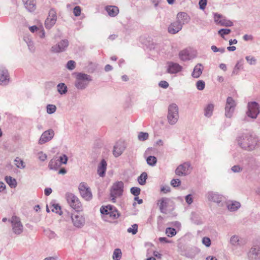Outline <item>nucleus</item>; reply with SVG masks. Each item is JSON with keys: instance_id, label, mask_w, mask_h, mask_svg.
<instances>
[{"instance_id": "obj_60", "label": "nucleus", "mask_w": 260, "mask_h": 260, "mask_svg": "<svg viewBox=\"0 0 260 260\" xmlns=\"http://www.w3.org/2000/svg\"><path fill=\"white\" fill-rule=\"evenodd\" d=\"M211 49L214 52H218L220 50V49L217 48V47L214 45L211 46Z\"/></svg>"}, {"instance_id": "obj_22", "label": "nucleus", "mask_w": 260, "mask_h": 260, "mask_svg": "<svg viewBox=\"0 0 260 260\" xmlns=\"http://www.w3.org/2000/svg\"><path fill=\"white\" fill-rule=\"evenodd\" d=\"M9 81L8 71L5 70H0V83L5 84Z\"/></svg>"}, {"instance_id": "obj_1", "label": "nucleus", "mask_w": 260, "mask_h": 260, "mask_svg": "<svg viewBox=\"0 0 260 260\" xmlns=\"http://www.w3.org/2000/svg\"><path fill=\"white\" fill-rule=\"evenodd\" d=\"M238 144L243 149L250 150L254 148L256 145V139L251 135L244 134L238 140Z\"/></svg>"}, {"instance_id": "obj_54", "label": "nucleus", "mask_w": 260, "mask_h": 260, "mask_svg": "<svg viewBox=\"0 0 260 260\" xmlns=\"http://www.w3.org/2000/svg\"><path fill=\"white\" fill-rule=\"evenodd\" d=\"M159 85L164 88H166L169 86V84L165 81H161L159 82Z\"/></svg>"}, {"instance_id": "obj_46", "label": "nucleus", "mask_w": 260, "mask_h": 260, "mask_svg": "<svg viewBox=\"0 0 260 260\" xmlns=\"http://www.w3.org/2000/svg\"><path fill=\"white\" fill-rule=\"evenodd\" d=\"M67 68L69 70H72L75 68V62L73 60H70L68 62L67 64Z\"/></svg>"}, {"instance_id": "obj_28", "label": "nucleus", "mask_w": 260, "mask_h": 260, "mask_svg": "<svg viewBox=\"0 0 260 260\" xmlns=\"http://www.w3.org/2000/svg\"><path fill=\"white\" fill-rule=\"evenodd\" d=\"M180 58L182 60H186L190 59V54L187 50H183L179 53Z\"/></svg>"}, {"instance_id": "obj_53", "label": "nucleus", "mask_w": 260, "mask_h": 260, "mask_svg": "<svg viewBox=\"0 0 260 260\" xmlns=\"http://www.w3.org/2000/svg\"><path fill=\"white\" fill-rule=\"evenodd\" d=\"M38 155L39 158L42 161H44L47 158V155L43 152L39 153Z\"/></svg>"}, {"instance_id": "obj_47", "label": "nucleus", "mask_w": 260, "mask_h": 260, "mask_svg": "<svg viewBox=\"0 0 260 260\" xmlns=\"http://www.w3.org/2000/svg\"><path fill=\"white\" fill-rule=\"evenodd\" d=\"M202 243L207 247H209L211 245V240L208 237H204L202 239Z\"/></svg>"}, {"instance_id": "obj_21", "label": "nucleus", "mask_w": 260, "mask_h": 260, "mask_svg": "<svg viewBox=\"0 0 260 260\" xmlns=\"http://www.w3.org/2000/svg\"><path fill=\"white\" fill-rule=\"evenodd\" d=\"M108 14L111 17L116 16L119 13L118 7L113 6H109L106 8Z\"/></svg>"}, {"instance_id": "obj_40", "label": "nucleus", "mask_w": 260, "mask_h": 260, "mask_svg": "<svg viewBox=\"0 0 260 260\" xmlns=\"http://www.w3.org/2000/svg\"><path fill=\"white\" fill-rule=\"evenodd\" d=\"M56 107L53 105H48L47 107V112L49 114H52L56 111Z\"/></svg>"}, {"instance_id": "obj_61", "label": "nucleus", "mask_w": 260, "mask_h": 260, "mask_svg": "<svg viewBox=\"0 0 260 260\" xmlns=\"http://www.w3.org/2000/svg\"><path fill=\"white\" fill-rule=\"evenodd\" d=\"M219 67H220V68L221 70H223V71H224L226 70V65H225V64H224V63H221V64H220V66H219Z\"/></svg>"}, {"instance_id": "obj_16", "label": "nucleus", "mask_w": 260, "mask_h": 260, "mask_svg": "<svg viewBox=\"0 0 260 260\" xmlns=\"http://www.w3.org/2000/svg\"><path fill=\"white\" fill-rule=\"evenodd\" d=\"M72 219L74 225L78 228L81 227L85 223L84 218L81 215L73 214Z\"/></svg>"}, {"instance_id": "obj_3", "label": "nucleus", "mask_w": 260, "mask_h": 260, "mask_svg": "<svg viewBox=\"0 0 260 260\" xmlns=\"http://www.w3.org/2000/svg\"><path fill=\"white\" fill-rule=\"evenodd\" d=\"M100 211L101 213L105 215L107 218H109L111 220L116 219L119 216V214L117 210L111 205L102 207Z\"/></svg>"}, {"instance_id": "obj_39", "label": "nucleus", "mask_w": 260, "mask_h": 260, "mask_svg": "<svg viewBox=\"0 0 260 260\" xmlns=\"http://www.w3.org/2000/svg\"><path fill=\"white\" fill-rule=\"evenodd\" d=\"M138 226L137 224L132 225V227L127 229V232L132 233L133 235L136 234L138 232Z\"/></svg>"}, {"instance_id": "obj_37", "label": "nucleus", "mask_w": 260, "mask_h": 260, "mask_svg": "<svg viewBox=\"0 0 260 260\" xmlns=\"http://www.w3.org/2000/svg\"><path fill=\"white\" fill-rule=\"evenodd\" d=\"M157 161V159L155 156H150L147 158V162L150 166H154Z\"/></svg>"}, {"instance_id": "obj_26", "label": "nucleus", "mask_w": 260, "mask_h": 260, "mask_svg": "<svg viewBox=\"0 0 260 260\" xmlns=\"http://www.w3.org/2000/svg\"><path fill=\"white\" fill-rule=\"evenodd\" d=\"M25 7L30 12L36 9V3L34 0H27L25 2Z\"/></svg>"}, {"instance_id": "obj_12", "label": "nucleus", "mask_w": 260, "mask_h": 260, "mask_svg": "<svg viewBox=\"0 0 260 260\" xmlns=\"http://www.w3.org/2000/svg\"><path fill=\"white\" fill-rule=\"evenodd\" d=\"M236 106L235 101L231 98L228 97L226 99V103L225 107V115L226 117H231L234 108Z\"/></svg>"}, {"instance_id": "obj_50", "label": "nucleus", "mask_w": 260, "mask_h": 260, "mask_svg": "<svg viewBox=\"0 0 260 260\" xmlns=\"http://www.w3.org/2000/svg\"><path fill=\"white\" fill-rule=\"evenodd\" d=\"M222 17L219 14H215L214 16L215 21L218 24H220Z\"/></svg>"}, {"instance_id": "obj_19", "label": "nucleus", "mask_w": 260, "mask_h": 260, "mask_svg": "<svg viewBox=\"0 0 260 260\" xmlns=\"http://www.w3.org/2000/svg\"><path fill=\"white\" fill-rule=\"evenodd\" d=\"M230 242L233 245L242 246L244 245L246 243V241L245 239H239L238 236H233L231 238Z\"/></svg>"}, {"instance_id": "obj_62", "label": "nucleus", "mask_w": 260, "mask_h": 260, "mask_svg": "<svg viewBox=\"0 0 260 260\" xmlns=\"http://www.w3.org/2000/svg\"><path fill=\"white\" fill-rule=\"evenodd\" d=\"M112 69V67L109 64L106 65L105 67V68L106 71H109L111 70Z\"/></svg>"}, {"instance_id": "obj_20", "label": "nucleus", "mask_w": 260, "mask_h": 260, "mask_svg": "<svg viewBox=\"0 0 260 260\" xmlns=\"http://www.w3.org/2000/svg\"><path fill=\"white\" fill-rule=\"evenodd\" d=\"M189 17L188 15L184 12H180L177 15V21L179 23L184 24L189 21Z\"/></svg>"}, {"instance_id": "obj_38", "label": "nucleus", "mask_w": 260, "mask_h": 260, "mask_svg": "<svg viewBox=\"0 0 260 260\" xmlns=\"http://www.w3.org/2000/svg\"><path fill=\"white\" fill-rule=\"evenodd\" d=\"M15 164L19 168H24L25 167L24 162L20 158L17 157L15 159Z\"/></svg>"}, {"instance_id": "obj_23", "label": "nucleus", "mask_w": 260, "mask_h": 260, "mask_svg": "<svg viewBox=\"0 0 260 260\" xmlns=\"http://www.w3.org/2000/svg\"><path fill=\"white\" fill-rule=\"evenodd\" d=\"M203 67L201 64H198L196 66L192 73V76L194 78L199 77L202 73Z\"/></svg>"}, {"instance_id": "obj_51", "label": "nucleus", "mask_w": 260, "mask_h": 260, "mask_svg": "<svg viewBox=\"0 0 260 260\" xmlns=\"http://www.w3.org/2000/svg\"><path fill=\"white\" fill-rule=\"evenodd\" d=\"M68 161V157L66 155H63L62 156H60L59 162H60V165L61 164H66Z\"/></svg>"}, {"instance_id": "obj_31", "label": "nucleus", "mask_w": 260, "mask_h": 260, "mask_svg": "<svg viewBox=\"0 0 260 260\" xmlns=\"http://www.w3.org/2000/svg\"><path fill=\"white\" fill-rule=\"evenodd\" d=\"M5 180L7 183L11 187H15L17 183L15 179L12 178L10 176H6L5 178Z\"/></svg>"}, {"instance_id": "obj_33", "label": "nucleus", "mask_w": 260, "mask_h": 260, "mask_svg": "<svg viewBox=\"0 0 260 260\" xmlns=\"http://www.w3.org/2000/svg\"><path fill=\"white\" fill-rule=\"evenodd\" d=\"M57 90L60 94H63L67 91V87L64 83H60L57 85Z\"/></svg>"}, {"instance_id": "obj_29", "label": "nucleus", "mask_w": 260, "mask_h": 260, "mask_svg": "<svg viewBox=\"0 0 260 260\" xmlns=\"http://www.w3.org/2000/svg\"><path fill=\"white\" fill-rule=\"evenodd\" d=\"M60 166V162L55 159H52L49 163V167L50 169H57Z\"/></svg>"}, {"instance_id": "obj_43", "label": "nucleus", "mask_w": 260, "mask_h": 260, "mask_svg": "<svg viewBox=\"0 0 260 260\" xmlns=\"http://www.w3.org/2000/svg\"><path fill=\"white\" fill-rule=\"evenodd\" d=\"M81 13V8L80 6H76L73 9V14L76 16H80Z\"/></svg>"}, {"instance_id": "obj_14", "label": "nucleus", "mask_w": 260, "mask_h": 260, "mask_svg": "<svg viewBox=\"0 0 260 260\" xmlns=\"http://www.w3.org/2000/svg\"><path fill=\"white\" fill-rule=\"evenodd\" d=\"M54 135L53 130L49 129L44 132L41 135L39 143L40 144H43L52 139Z\"/></svg>"}, {"instance_id": "obj_58", "label": "nucleus", "mask_w": 260, "mask_h": 260, "mask_svg": "<svg viewBox=\"0 0 260 260\" xmlns=\"http://www.w3.org/2000/svg\"><path fill=\"white\" fill-rule=\"evenodd\" d=\"M52 192V189L50 188H47L45 189V194L46 196L50 195Z\"/></svg>"}, {"instance_id": "obj_55", "label": "nucleus", "mask_w": 260, "mask_h": 260, "mask_svg": "<svg viewBox=\"0 0 260 260\" xmlns=\"http://www.w3.org/2000/svg\"><path fill=\"white\" fill-rule=\"evenodd\" d=\"M241 168L239 166H234L232 168V170L234 172H239L241 171Z\"/></svg>"}, {"instance_id": "obj_44", "label": "nucleus", "mask_w": 260, "mask_h": 260, "mask_svg": "<svg viewBox=\"0 0 260 260\" xmlns=\"http://www.w3.org/2000/svg\"><path fill=\"white\" fill-rule=\"evenodd\" d=\"M140 191V188L137 187H133L131 189V192L135 196L139 195Z\"/></svg>"}, {"instance_id": "obj_49", "label": "nucleus", "mask_w": 260, "mask_h": 260, "mask_svg": "<svg viewBox=\"0 0 260 260\" xmlns=\"http://www.w3.org/2000/svg\"><path fill=\"white\" fill-rule=\"evenodd\" d=\"M45 234L49 237V238H54L56 235L52 231H51L50 230H46L45 231Z\"/></svg>"}, {"instance_id": "obj_45", "label": "nucleus", "mask_w": 260, "mask_h": 260, "mask_svg": "<svg viewBox=\"0 0 260 260\" xmlns=\"http://www.w3.org/2000/svg\"><path fill=\"white\" fill-rule=\"evenodd\" d=\"M231 32V29H221L218 31V34L223 38V36L224 35H228L230 34Z\"/></svg>"}, {"instance_id": "obj_24", "label": "nucleus", "mask_w": 260, "mask_h": 260, "mask_svg": "<svg viewBox=\"0 0 260 260\" xmlns=\"http://www.w3.org/2000/svg\"><path fill=\"white\" fill-rule=\"evenodd\" d=\"M168 200L166 198H161L158 201L157 205L158 206L161 212H164L168 206Z\"/></svg>"}, {"instance_id": "obj_17", "label": "nucleus", "mask_w": 260, "mask_h": 260, "mask_svg": "<svg viewBox=\"0 0 260 260\" xmlns=\"http://www.w3.org/2000/svg\"><path fill=\"white\" fill-rule=\"evenodd\" d=\"M182 28L181 24L177 21L171 23L168 27V31L172 34H175L178 32Z\"/></svg>"}, {"instance_id": "obj_18", "label": "nucleus", "mask_w": 260, "mask_h": 260, "mask_svg": "<svg viewBox=\"0 0 260 260\" xmlns=\"http://www.w3.org/2000/svg\"><path fill=\"white\" fill-rule=\"evenodd\" d=\"M182 67L177 63L170 62L168 64V72L171 74H174L180 72Z\"/></svg>"}, {"instance_id": "obj_25", "label": "nucleus", "mask_w": 260, "mask_h": 260, "mask_svg": "<svg viewBox=\"0 0 260 260\" xmlns=\"http://www.w3.org/2000/svg\"><path fill=\"white\" fill-rule=\"evenodd\" d=\"M106 161L103 159L101 161V164L98 169V173L100 176H103L105 174V171L106 170Z\"/></svg>"}, {"instance_id": "obj_27", "label": "nucleus", "mask_w": 260, "mask_h": 260, "mask_svg": "<svg viewBox=\"0 0 260 260\" xmlns=\"http://www.w3.org/2000/svg\"><path fill=\"white\" fill-rule=\"evenodd\" d=\"M214 106L213 104L207 105L204 108L205 116L209 117L212 115Z\"/></svg>"}, {"instance_id": "obj_52", "label": "nucleus", "mask_w": 260, "mask_h": 260, "mask_svg": "<svg viewBox=\"0 0 260 260\" xmlns=\"http://www.w3.org/2000/svg\"><path fill=\"white\" fill-rule=\"evenodd\" d=\"M207 5V0H200L199 5L200 9L204 10Z\"/></svg>"}, {"instance_id": "obj_30", "label": "nucleus", "mask_w": 260, "mask_h": 260, "mask_svg": "<svg viewBox=\"0 0 260 260\" xmlns=\"http://www.w3.org/2000/svg\"><path fill=\"white\" fill-rule=\"evenodd\" d=\"M240 206V203L238 202H232L228 205V208L231 211H234L237 210Z\"/></svg>"}, {"instance_id": "obj_32", "label": "nucleus", "mask_w": 260, "mask_h": 260, "mask_svg": "<svg viewBox=\"0 0 260 260\" xmlns=\"http://www.w3.org/2000/svg\"><path fill=\"white\" fill-rule=\"evenodd\" d=\"M147 178V174L145 172H143L138 177V181L141 185H144L146 183V180Z\"/></svg>"}, {"instance_id": "obj_34", "label": "nucleus", "mask_w": 260, "mask_h": 260, "mask_svg": "<svg viewBox=\"0 0 260 260\" xmlns=\"http://www.w3.org/2000/svg\"><path fill=\"white\" fill-rule=\"evenodd\" d=\"M121 251L120 249H116L114 251L113 258L114 260H119L121 257Z\"/></svg>"}, {"instance_id": "obj_8", "label": "nucleus", "mask_w": 260, "mask_h": 260, "mask_svg": "<svg viewBox=\"0 0 260 260\" xmlns=\"http://www.w3.org/2000/svg\"><path fill=\"white\" fill-rule=\"evenodd\" d=\"M248 110L247 116L252 118H255L259 113V106L256 102H251L248 104Z\"/></svg>"}, {"instance_id": "obj_57", "label": "nucleus", "mask_w": 260, "mask_h": 260, "mask_svg": "<svg viewBox=\"0 0 260 260\" xmlns=\"http://www.w3.org/2000/svg\"><path fill=\"white\" fill-rule=\"evenodd\" d=\"M153 254L154 256H155L156 257H157V258L158 259H160L161 258V254L158 251H153Z\"/></svg>"}, {"instance_id": "obj_5", "label": "nucleus", "mask_w": 260, "mask_h": 260, "mask_svg": "<svg viewBox=\"0 0 260 260\" xmlns=\"http://www.w3.org/2000/svg\"><path fill=\"white\" fill-rule=\"evenodd\" d=\"M123 188V183L121 181L115 182L112 186L111 190V197L113 203L116 202V198L122 195Z\"/></svg>"}, {"instance_id": "obj_7", "label": "nucleus", "mask_w": 260, "mask_h": 260, "mask_svg": "<svg viewBox=\"0 0 260 260\" xmlns=\"http://www.w3.org/2000/svg\"><path fill=\"white\" fill-rule=\"evenodd\" d=\"M79 190L81 197L86 201L90 200L92 194L90 187L85 182H81L79 185Z\"/></svg>"}, {"instance_id": "obj_64", "label": "nucleus", "mask_w": 260, "mask_h": 260, "mask_svg": "<svg viewBox=\"0 0 260 260\" xmlns=\"http://www.w3.org/2000/svg\"><path fill=\"white\" fill-rule=\"evenodd\" d=\"M67 171L66 169L64 168H62L59 171L58 174H64Z\"/></svg>"}, {"instance_id": "obj_59", "label": "nucleus", "mask_w": 260, "mask_h": 260, "mask_svg": "<svg viewBox=\"0 0 260 260\" xmlns=\"http://www.w3.org/2000/svg\"><path fill=\"white\" fill-rule=\"evenodd\" d=\"M29 29L31 32H34L36 30H37V29H38V27L34 25V26H30L29 28Z\"/></svg>"}, {"instance_id": "obj_63", "label": "nucleus", "mask_w": 260, "mask_h": 260, "mask_svg": "<svg viewBox=\"0 0 260 260\" xmlns=\"http://www.w3.org/2000/svg\"><path fill=\"white\" fill-rule=\"evenodd\" d=\"M243 38L245 41H247L248 40L251 39L252 37L251 36H248L247 35H245L244 36Z\"/></svg>"}, {"instance_id": "obj_13", "label": "nucleus", "mask_w": 260, "mask_h": 260, "mask_svg": "<svg viewBox=\"0 0 260 260\" xmlns=\"http://www.w3.org/2000/svg\"><path fill=\"white\" fill-rule=\"evenodd\" d=\"M69 45V42L66 40L61 41L58 44L51 48V51L54 53H59L65 50Z\"/></svg>"}, {"instance_id": "obj_6", "label": "nucleus", "mask_w": 260, "mask_h": 260, "mask_svg": "<svg viewBox=\"0 0 260 260\" xmlns=\"http://www.w3.org/2000/svg\"><path fill=\"white\" fill-rule=\"evenodd\" d=\"M178 108L177 106L175 104L170 105L168 109V119L169 122L173 124H175L178 119Z\"/></svg>"}, {"instance_id": "obj_42", "label": "nucleus", "mask_w": 260, "mask_h": 260, "mask_svg": "<svg viewBox=\"0 0 260 260\" xmlns=\"http://www.w3.org/2000/svg\"><path fill=\"white\" fill-rule=\"evenodd\" d=\"M220 25L225 26H231L233 25V22L230 20H226L222 18V20H221V23Z\"/></svg>"}, {"instance_id": "obj_10", "label": "nucleus", "mask_w": 260, "mask_h": 260, "mask_svg": "<svg viewBox=\"0 0 260 260\" xmlns=\"http://www.w3.org/2000/svg\"><path fill=\"white\" fill-rule=\"evenodd\" d=\"M56 20V12L54 9H51L49 11L48 16L45 21L46 27L50 28L52 27L55 24Z\"/></svg>"}, {"instance_id": "obj_9", "label": "nucleus", "mask_w": 260, "mask_h": 260, "mask_svg": "<svg viewBox=\"0 0 260 260\" xmlns=\"http://www.w3.org/2000/svg\"><path fill=\"white\" fill-rule=\"evenodd\" d=\"M126 148V144L124 141L119 140L117 141L114 146L113 154L116 157L121 155Z\"/></svg>"}, {"instance_id": "obj_2", "label": "nucleus", "mask_w": 260, "mask_h": 260, "mask_svg": "<svg viewBox=\"0 0 260 260\" xmlns=\"http://www.w3.org/2000/svg\"><path fill=\"white\" fill-rule=\"evenodd\" d=\"M66 198L70 206L77 211L82 210V205L79 198L71 192H68L66 194Z\"/></svg>"}, {"instance_id": "obj_11", "label": "nucleus", "mask_w": 260, "mask_h": 260, "mask_svg": "<svg viewBox=\"0 0 260 260\" xmlns=\"http://www.w3.org/2000/svg\"><path fill=\"white\" fill-rule=\"evenodd\" d=\"M11 223L13 232L15 234H20L22 232L23 226L18 217L16 216L12 217Z\"/></svg>"}, {"instance_id": "obj_56", "label": "nucleus", "mask_w": 260, "mask_h": 260, "mask_svg": "<svg viewBox=\"0 0 260 260\" xmlns=\"http://www.w3.org/2000/svg\"><path fill=\"white\" fill-rule=\"evenodd\" d=\"M185 200H186V202L188 204H190L192 202V199L191 197V196L190 194H188L186 196Z\"/></svg>"}, {"instance_id": "obj_48", "label": "nucleus", "mask_w": 260, "mask_h": 260, "mask_svg": "<svg viewBox=\"0 0 260 260\" xmlns=\"http://www.w3.org/2000/svg\"><path fill=\"white\" fill-rule=\"evenodd\" d=\"M171 184L174 187L179 186L180 185V181L178 179H173L171 180Z\"/></svg>"}, {"instance_id": "obj_4", "label": "nucleus", "mask_w": 260, "mask_h": 260, "mask_svg": "<svg viewBox=\"0 0 260 260\" xmlns=\"http://www.w3.org/2000/svg\"><path fill=\"white\" fill-rule=\"evenodd\" d=\"M91 80L89 75L79 73L76 77L75 86L78 89H82L84 88Z\"/></svg>"}, {"instance_id": "obj_41", "label": "nucleus", "mask_w": 260, "mask_h": 260, "mask_svg": "<svg viewBox=\"0 0 260 260\" xmlns=\"http://www.w3.org/2000/svg\"><path fill=\"white\" fill-rule=\"evenodd\" d=\"M196 86L198 89L200 90H203L205 86V82L202 80H199L197 82Z\"/></svg>"}, {"instance_id": "obj_35", "label": "nucleus", "mask_w": 260, "mask_h": 260, "mask_svg": "<svg viewBox=\"0 0 260 260\" xmlns=\"http://www.w3.org/2000/svg\"><path fill=\"white\" fill-rule=\"evenodd\" d=\"M149 134L147 133L140 132L138 136L139 140L141 141H144L148 139Z\"/></svg>"}, {"instance_id": "obj_36", "label": "nucleus", "mask_w": 260, "mask_h": 260, "mask_svg": "<svg viewBox=\"0 0 260 260\" xmlns=\"http://www.w3.org/2000/svg\"><path fill=\"white\" fill-rule=\"evenodd\" d=\"M166 233L168 237H173L176 234V232L174 228H167L166 230Z\"/></svg>"}, {"instance_id": "obj_15", "label": "nucleus", "mask_w": 260, "mask_h": 260, "mask_svg": "<svg viewBox=\"0 0 260 260\" xmlns=\"http://www.w3.org/2000/svg\"><path fill=\"white\" fill-rule=\"evenodd\" d=\"M190 166L187 163H184L179 166L176 169L175 173L178 176H184L189 172Z\"/></svg>"}]
</instances>
